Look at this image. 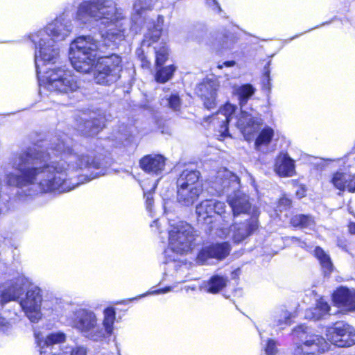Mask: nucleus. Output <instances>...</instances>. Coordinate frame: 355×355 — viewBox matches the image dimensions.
Returning <instances> with one entry per match:
<instances>
[{
    "label": "nucleus",
    "instance_id": "12",
    "mask_svg": "<svg viewBox=\"0 0 355 355\" xmlns=\"http://www.w3.org/2000/svg\"><path fill=\"white\" fill-rule=\"evenodd\" d=\"M42 301L40 288L33 286L28 290L25 298L19 302L22 310L32 322H37L42 317Z\"/></svg>",
    "mask_w": 355,
    "mask_h": 355
},
{
    "label": "nucleus",
    "instance_id": "48",
    "mask_svg": "<svg viewBox=\"0 0 355 355\" xmlns=\"http://www.w3.org/2000/svg\"><path fill=\"white\" fill-rule=\"evenodd\" d=\"M292 240L293 241L297 242L299 246H300L302 248L306 249V250H310L311 248V247L309 246L305 241H300V239H298L296 237H293Z\"/></svg>",
    "mask_w": 355,
    "mask_h": 355
},
{
    "label": "nucleus",
    "instance_id": "7",
    "mask_svg": "<svg viewBox=\"0 0 355 355\" xmlns=\"http://www.w3.org/2000/svg\"><path fill=\"white\" fill-rule=\"evenodd\" d=\"M293 355H315L324 352L328 349L326 340L321 336L315 334L311 329L300 324L295 327L292 331Z\"/></svg>",
    "mask_w": 355,
    "mask_h": 355
},
{
    "label": "nucleus",
    "instance_id": "19",
    "mask_svg": "<svg viewBox=\"0 0 355 355\" xmlns=\"http://www.w3.org/2000/svg\"><path fill=\"white\" fill-rule=\"evenodd\" d=\"M139 165L146 173L159 176L162 175L165 168L166 159L158 154L148 155L140 159Z\"/></svg>",
    "mask_w": 355,
    "mask_h": 355
},
{
    "label": "nucleus",
    "instance_id": "55",
    "mask_svg": "<svg viewBox=\"0 0 355 355\" xmlns=\"http://www.w3.org/2000/svg\"><path fill=\"white\" fill-rule=\"evenodd\" d=\"M164 211L166 212V203L164 204Z\"/></svg>",
    "mask_w": 355,
    "mask_h": 355
},
{
    "label": "nucleus",
    "instance_id": "15",
    "mask_svg": "<svg viewBox=\"0 0 355 355\" xmlns=\"http://www.w3.org/2000/svg\"><path fill=\"white\" fill-rule=\"evenodd\" d=\"M198 43L205 44L216 51L228 50L233 48L236 42V37L229 31L223 29L210 34V36L205 41L202 39L196 38Z\"/></svg>",
    "mask_w": 355,
    "mask_h": 355
},
{
    "label": "nucleus",
    "instance_id": "51",
    "mask_svg": "<svg viewBox=\"0 0 355 355\" xmlns=\"http://www.w3.org/2000/svg\"><path fill=\"white\" fill-rule=\"evenodd\" d=\"M347 183H351L350 184L354 188L352 192H355V174H350V178L349 181H347Z\"/></svg>",
    "mask_w": 355,
    "mask_h": 355
},
{
    "label": "nucleus",
    "instance_id": "38",
    "mask_svg": "<svg viewBox=\"0 0 355 355\" xmlns=\"http://www.w3.org/2000/svg\"><path fill=\"white\" fill-rule=\"evenodd\" d=\"M254 91V90H235L234 96L239 100L241 108L253 95Z\"/></svg>",
    "mask_w": 355,
    "mask_h": 355
},
{
    "label": "nucleus",
    "instance_id": "23",
    "mask_svg": "<svg viewBox=\"0 0 355 355\" xmlns=\"http://www.w3.org/2000/svg\"><path fill=\"white\" fill-rule=\"evenodd\" d=\"M200 173L198 171L184 170L177 180V189L202 187L199 182Z\"/></svg>",
    "mask_w": 355,
    "mask_h": 355
},
{
    "label": "nucleus",
    "instance_id": "18",
    "mask_svg": "<svg viewBox=\"0 0 355 355\" xmlns=\"http://www.w3.org/2000/svg\"><path fill=\"white\" fill-rule=\"evenodd\" d=\"M35 336L40 348V355L49 354L54 345L62 343L66 339L65 334L62 332L51 333L47 336H44L41 333H35Z\"/></svg>",
    "mask_w": 355,
    "mask_h": 355
},
{
    "label": "nucleus",
    "instance_id": "33",
    "mask_svg": "<svg viewBox=\"0 0 355 355\" xmlns=\"http://www.w3.org/2000/svg\"><path fill=\"white\" fill-rule=\"evenodd\" d=\"M314 253L324 272H330L332 270L333 264L329 256L320 247L315 248Z\"/></svg>",
    "mask_w": 355,
    "mask_h": 355
},
{
    "label": "nucleus",
    "instance_id": "10",
    "mask_svg": "<svg viewBox=\"0 0 355 355\" xmlns=\"http://www.w3.org/2000/svg\"><path fill=\"white\" fill-rule=\"evenodd\" d=\"M72 28L73 26L69 17L64 12L35 33H38L39 36H44L61 44L70 35Z\"/></svg>",
    "mask_w": 355,
    "mask_h": 355
},
{
    "label": "nucleus",
    "instance_id": "16",
    "mask_svg": "<svg viewBox=\"0 0 355 355\" xmlns=\"http://www.w3.org/2000/svg\"><path fill=\"white\" fill-rule=\"evenodd\" d=\"M231 246L228 242L216 243L203 248L198 254L196 261L199 264H209V259L220 261L230 254Z\"/></svg>",
    "mask_w": 355,
    "mask_h": 355
},
{
    "label": "nucleus",
    "instance_id": "36",
    "mask_svg": "<svg viewBox=\"0 0 355 355\" xmlns=\"http://www.w3.org/2000/svg\"><path fill=\"white\" fill-rule=\"evenodd\" d=\"M159 179L160 178H157V180H155L150 188L147 187L146 183L145 182H142L141 183V187H142L144 193V197L146 198V208L149 211H151V207L153 203L152 191H153L155 189Z\"/></svg>",
    "mask_w": 355,
    "mask_h": 355
},
{
    "label": "nucleus",
    "instance_id": "58",
    "mask_svg": "<svg viewBox=\"0 0 355 355\" xmlns=\"http://www.w3.org/2000/svg\"><path fill=\"white\" fill-rule=\"evenodd\" d=\"M53 355H63V354H62V353H59V354H53Z\"/></svg>",
    "mask_w": 355,
    "mask_h": 355
},
{
    "label": "nucleus",
    "instance_id": "29",
    "mask_svg": "<svg viewBox=\"0 0 355 355\" xmlns=\"http://www.w3.org/2000/svg\"><path fill=\"white\" fill-rule=\"evenodd\" d=\"M157 21V24L153 25V30H150V28H148V33L145 35L144 39L142 42L143 46H149L151 45V44L157 42L159 40L162 31L164 17L159 16Z\"/></svg>",
    "mask_w": 355,
    "mask_h": 355
},
{
    "label": "nucleus",
    "instance_id": "53",
    "mask_svg": "<svg viewBox=\"0 0 355 355\" xmlns=\"http://www.w3.org/2000/svg\"><path fill=\"white\" fill-rule=\"evenodd\" d=\"M239 89H253V88H252V87L250 85H243L242 87H239Z\"/></svg>",
    "mask_w": 355,
    "mask_h": 355
},
{
    "label": "nucleus",
    "instance_id": "4",
    "mask_svg": "<svg viewBox=\"0 0 355 355\" xmlns=\"http://www.w3.org/2000/svg\"><path fill=\"white\" fill-rule=\"evenodd\" d=\"M236 107L226 103L214 115L205 119V122L218 132V137L225 138L229 136L228 125L237 127L243 133L245 139L250 141L253 134L257 132L261 125V119L244 111H241L239 117L236 114Z\"/></svg>",
    "mask_w": 355,
    "mask_h": 355
},
{
    "label": "nucleus",
    "instance_id": "28",
    "mask_svg": "<svg viewBox=\"0 0 355 355\" xmlns=\"http://www.w3.org/2000/svg\"><path fill=\"white\" fill-rule=\"evenodd\" d=\"M350 178V173L337 171L334 173L331 179V182L335 188L340 191L347 190L348 191H352L354 187H352L351 183H347Z\"/></svg>",
    "mask_w": 355,
    "mask_h": 355
},
{
    "label": "nucleus",
    "instance_id": "26",
    "mask_svg": "<svg viewBox=\"0 0 355 355\" xmlns=\"http://www.w3.org/2000/svg\"><path fill=\"white\" fill-rule=\"evenodd\" d=\"M291 318L292 313L284 307L277 308L272 313L271 321L272 326L282 329L284 327L291 324Z\"/></svg>",
    "mask_w": 355,
    "mask_h": 355
},
{
    "label": "nucleus",
    "instance_id": "42",
    "mask_svg": "<svg viewBox=\"0 0 355 355\" xmlns=\"http://www.w3.org/2000/svg\"><path fill=\"white\" fill-rule=\"evenodd\" d=\"M205 89H216L217 81L214 75L207 77L202 83Z\"/></svg>",
    "mask_w": 355,
    "mask_h": 355
},
{
    "label": "nucleus",
    "instance_id": "43",
    "mask_svg": "<svg viewBox=\"0 0 355 355\" xmlns=\"http://www.w3.org/2000/svg\"><path fill=\"white\" fill-rule=\"evenodd\" d=\"M291 205V200L286 196H283L279 200L277 209L280 212L286 210Z\"/></svg>",
    "mask_w": 355,
    "mask_h": 355
},
{
    "label": "nucleus",
    "instance_id": "45",
    "mask_svg": "<svg viewBox=\"0 0 355 355\" xmlns=\"http://www.w3.org/2000/svg\"><path fill=\"white\" fill-rule=\"evenodd\" d=\"M270 61H268L266 63V66L265 67L266 71H265L264 74H266V89H270V87H271V85L270 83V78H269V75H270L269 66H270Z\"/></svg>",
    "mask_w": 355,
    "mask_h": 355
},
{
    "label": "nucleus",
    "instance_id": "52",
    "mask_svg": "<svg viewBox=\"0 0 355 355\" xmlns=\"http://www.w3.org/2000/svg\"><path fill=\"white\" fill-rule=\"evenodd\" d=\"M349 232L352 234H355V223H349L348 225Z\"/></svg>",
    "mask_w": 355,
    "mask_h": 355
},
{
    "label": "nucleus",
    "instance_id": "54",
    "mask_svg": "<svg viewBox=\"0 0 355 355\" xmlns=\"http://www.w3.org/2000/svg\"><path fill=\"white\" fill-rule=\"evenodd\" d=\"M157 224H158V221H157V220H154V221L153 222V223L151 224V225H150V226H151L152 227H153L154 225L157 226Z\"/></svg>",
    "mask_w": 355,
    "mask_h": 355
},
{
    "label": "nucleus",
    "instance_id": "41",
    "mask_svg": "<svg viewBox=\"0 0 355 355\" xmlns=\"http://www.w3.org/2000/svg\"><path fill=\"white\" fill-rule=\"evenodd\" d=\"M171 290H172V287L166 286V287H165L164 288H162V289L155 290V291H153L152 292H147L146 293H144L143 295L137 296V297H136L135 298L130 299L128 301H132V300H136V299H139V298L143 297L148 295L164 294V293H168V292L171 291Z\"/></svg>",
    "mask_w": 355,
    "mask_h": 355
},
{
    "label": "nucleus",
    "instance_id": "9",
    "mask_svg": "<svg viewBox=\"0 0 355 355\" xmlns=\"http://www.w3.org/2000/svg\"><path fill=\"white\" fill-rule=\"evenodd\" d=\"M121 62V58L116 54L99 58L94 74L96 83L110 85V83L116 81L120 77Z\"/></svg>",
    "mask_w": 355,
    "mask_h": 355
},
{
    "label": "nucleus",
    "instance_id": "22",
    "mask_svg": "<svg viewBox=\"0 0 355 355\" xmlns=\"http://www.w3.org/2000/svg\"><path fill=\"white\" fill-rule=\"evenodd\" d=\"M202 191V187L177 189L178 202L186 207L193 205Z\"/></svg>",
    "mask_w": 355,
    "mask_h": 355
},
{
    "label": "nucleus",
    "instance_id": "13",
    "mask_svg": "<svg viewBox=\"0 0 355 355\" xmlns=\"http://www.w3.org/2000/svg\"><path fill=\"white\" fill-rule=\"evenodd\" d=\"M225 204L215 199H209L202 201L196 206V214L199 220H203L207 223H211V220L207 221V219L212 218L215 214L220 216L225 223H228V218H230V214L225 212Z\"/></svg>",
    "mask_w": 355,
    "mask_h": 355
},
{
    "label": "nucleus",
    "instance_id": "5",
    "mask_svg": "<svg viewBox=\"0 0 355 355\" xmlns=\"http://www.w3.org/2000/svg\"><path fill=\"white\" fill-rule=\"evenodd\" d=\"M115 320L116 312L112 307L104 310L102 323L98 321L96 314L88 309L78 308L72 313L73 327L94 341H101L110 337L113 333Z\"/></svg>",
    "mask_w": 355,
    "mask_h": 355
},
{
    "label": "nucleus",
    "instance_id": "6",
    "mask_svg": "<svg viewBox=\"0 0 355 355\" xmlns=\"http://www.w3.org/2000/svg\"><path fill=\"white\" fill-rule=\"evenodd\" d=\"M211 188L217 194L221 195L233 190L232 194H227V202L232 208L234 216L248 213L251 209L248 196L238 190L240 186L239 178L226 168L220 169L210 180Z\"/></svg>",
    "mask_w": 355,
    "mask_h": 355
},
{
    "label": "nucleus",
    "instance_id": "14",
    "mask_svg": "<svg viewBox=\"0 0 355 355\" xmlns=\"http://www.w3.org/2000/svg\"><path fill=\"white\" fill-rule=\"evenodd\" d=\"M29 284L28 279L24 275H19L0 285V304L15 301L24 293V287Z\"/></svg>",
    "mask_w": 355,
    "mask_h": 355
},
{
    "label": "nucleus",
    "instance_id": "25",
    "mask_svg": "<svg viewBox=\"0 0 355 355\" xmlns=\"http://www.w3.org/2000/svg\"><path fill=\"white\" fill-rule=\"evenodd\" d=\"M275 171L280 176H293L295 173L293 160L286 155L279 156L276 161Z\"/></svg>",
    "mask_w": 355,
    "mask_h": 355
},
{
    "label": "nucleus",
    "instance_id": "39",
    "mask_svg": "<svg viewBox=\"0 0 355 355\" xmlns=\"http://www.w3.org/2000/svg\"><path fill=\"white\" fill-rule=\"evenodd\" d=\"M265 351L267 354L274 355L277 352V342L272 339L267 340Z\"/></svg>",
    "mask_w": 355,
    "mask_h": 355
},
{
    "label": "nucleus",
    "instance_id": "3",
    "mask_svg": "<svg viewBox=\"0 0 355 355\" xmlns=\"http://www.w3.org/2000/svg\"><path fill=\"white\" fill-rule=\"evenodd\" d=\"M29 40L35 45V63L40 87L54 89H78L77 78L71 71L64 67L49 69L40 75L39 67L42 64H53L60 56V44L52 41L37 33H31Z\"/></svg>",
    "mask_w": 355,
    "mask_h": 355
},
{
    "label": "nucleus",
    "instance_id": "35",
    "mask_svg": "<svg viewBox=\"0 0 355 355\" xmlns=\"http://www.w3.org/2000/svg\"><path fill=\"white\" fill-rule=\"evenodd\" d=\"M176 67L171 64L157 69L155 80L158 83H164L171 78Z\"/></svg>",
    "mask_w": 355,
    "mask_h": 355
},
{
    "label": "nucleus",
    "instance_id": "57",
    "mask_svg": "<svg viewBox=\"0 0 355 355\" xmlns=\"http://www.w3.org/2000/svg\"><path fill=\"white\" fill-rule=\"evenodd\" d=\"M54 91H55V92H60V93L62 92V90H61V89H59V90H54Z\"/></svg>",
    "mask_w": 355,
    "mask_h": 355
},
{
    "label": "nucleus",
    "instance_id": "17",
    "mask_svg": "<svg viewBox=\"0 0 355 355\" xmlns=\"http://www.w3.org/2000/svg\"><path fill=\"white\" fill-rule=\"evenodd\" d=\"M107 118L105 114L102 111H98V113L92 112L89 116V120L85 113L83 114L80 117V122L78 125V130L83 132V134L87 136L96 135L105 126V121L110 120Z\"/></svg>",
    "mask_w": 355,
    "mask_h": 355
},
{
    "label": "nucleus",
    "instance_id": "44",
    "mask_svg": "<svg viewBox=\"0 0 355 355\" xmlns=\"http://www.w3.org/2000/svg\"><path fill=\"white\" fill-rule=\"evenodd\" d=\"M71 355H87V349L83 346H76L71 349Z\"/></svg>",
    "mask_w": 355,
    "mask_h": 355
},
{
    "label": "nucleus",
    "instance_id": "49",
    "mask_svg": "<svg viewBox=\"0 0 355 355\" xmlns=\"http://www.w3.org/2000/svg\"><path fill=\"white\" fill-rule=\"evenodd\" d=\"M8 329V322L5 318L0 316V331H6Z\"/></svg>",
    "mask_w": 355,
    "mask_h": 355
},
{
    "label": "nucleus",
    "instance_id": "30",
    "mask_svg": "<svg viewBox=\"0 0 355 355\" xmlns=\"http://www.w3.org/2000/svg\"><path fill=\"white\" fill-rule=\"evenodd\" d=\"M274 136V130L270 127H265L259 134L256 139L254 145L258 150H263V148L270 143Z\"/></svg>",
    "mask_w": 355,
    "mask_h": 355
},
{
    "label": "nucleus",
    "instance_id": "21",
    "mask_svg": "<svg viewBox=\"0 0 355 355\" xmlns=\"http://www.w3.org/2000/svg\"><path fill=\"white\" fill-rule=\"evenodd\" d=\"M334 300L344 311H355V290L340 287L334 293Z\"/></svg>",
    "mask_w": 355,
    "mask_h": 355
},
{
    "label": "nucleus",
    "instance_id": "27",
    "mask_svg": "<svg viewBox=\"0 0 355 355\" xmlns=\"http://www.w3.org/2000/svg\"><path fill=\"white\" fill-rule=\"evenodd\" d=\"M330 306L328 303L320 298L317 301L314 308L309 309L306 311L305 317L310 320H320L328 314Z\"/></svg>",
    "mask_w": 355,
    "mask_h": 355
},
{
    "label": "nucleus",
    "instance_id": "24",
    "mask_svg": "<svg viewBox=\"0 0 355 355\" xmlns=\"http://www.w3.org/2000/svg\"><path fill=\"white\" fill-rule=\"evenodd\" d=\"M153 6V0H135L133 4L134 12L132 20L135 25L141 26L145 21L143 16L144 12L150 10Z\"/></svg>",
    "mask_w": 355,
    "mask_h": 355
},
{
    "label": "nucleus",
    "instance_id": "59",
    "mask_svg": "<svg viewBox=\"0 0 355 355\" xmlns=\"http://www.w3.org/2000/svg\"><path fill=\"white\" fill-rule=\"evenodd\" d=\"M327 162H333L334 160L332 159H327Z\"/></svg>",
    "mask_w": 355,
    "mask_h": 355
},
{
    "label": "nucleus",
    "instance_id": "47",
    "mask_svg": "<svg viewBox=\"0 0 355 355\" xmlns=\"http://www.w3.org/2000/svg\"><path fill=\"white\" fill-rule=\"evenodd\" d=\"M206 3L214 11H220V8L216 0H206Z\"/></svg>",
    "mask_w": 355,
    "mask_h": 355
},
{
    "label": "nucleus",
    "instance_id": "34",
    "mask_svg": "<svg viewBox=\"0 0 355 355\" xmlns=\"http://www.w3.org/2000/svg\"><path fill=\"white\" fill-rule=\"evenodd\" d=\"M291 224L295 227L312 229L314 227V220L310 216L299 214L291 218Z\"/></svg>",
    "mask_w": 355,
    "mask_h": 355
},
{
    "label": "nucleus",
    "instance_id": "1",
    "mask_svg": "<svg viewBox=\"0 0 355 355\" xmlns=\"http://www.w3.org/2000/svg\"><path fill=\"white\" fill-rule=\"evenodd\" d=\"M49 150L51 152L33 145L10 153L0 166V214L10 209L15 196L24 198L71 191L79 184L75 180L78 168L91 171L89 180L106 173L98 161L73 153L63 139L51 144Z\"/></svg>",
    "mask_w": 355,
    "mask_h": 355
},
{
    "label": "nucleus",
    "instance_id": "56",
    "mask_svg": "<svg viewBox=\"0 0 355 355\" xmlns=\"http://www.w3.org/2000/svg\"><path fill=\"white\" fill-rule=\"evenodd\" d=\"M297 37H298V35H295V36L293 37L292 38L290 39V40H292L295 39Z\"/></svg>",
    "mask_w": 355,
    "mask_h": 355
},
{
    "label": "nucleus",
    "instance_id": "8",
    "mask_svg": "<svg viewBox=\"0 0 355 355\" xmlns=\"http://www.w3.org/2000/svg\"><path fill=\"white\" fill-rule=\"evenodd\" d=\"M196 234L193 227L184 221L172 223L170 220L168 248L173 252L184 254L192 249Z\"/></svg>",
    "mask_w": 355,
    "mask_h": 355
},
{
    "label": "nucleus",
    "instance_id": "31",
    "mask_svg": "<svg viewBox=\"0 0 355 355\" xmlns=\"http://www.w3.org/2000/svg\"><path fill=\"white\" fill-rule=\"evenodd\" d=\"M227 282V279L226 277L214 275L207 283L205 290L210 293H217L226 286Z\"/></svg>",
    "mask_w": 355,
    "mask_h": 355
},
{
    "label": "nucleus",
    "instance_id": "11",
    "mask_svg": "<svg viewBox=\"0 0 355 355\" xmlns=\"http://www.w3.org/2000/svg\"><path fill=\"white\" fill-rule=\"evenodd\" d=\"M329 342L339 347H349L355 345V329L347 323L337 322L327 330Z\"/></svg>",
    "mask_w": 355,
    "mask_h": 355
},
{
    "label": "nucleus",
    "instance_id": "37",
    "mask_svg": "<svg viewBox=\"0 0 355 355\" xmlns=\"http://www.w3.org/2000/svg\"><path fill=\"white\" fill-rule=\"evenodd\" d=\"M155 62L157 66L163 64L168 57V48L164 44L159 47H155Z\"/></svg>",
    "mask_w": 355,
    "mask_h": 355
},
{
    "label": "nucleus",
    "instance_id": "2",
    "mask_svg": "<svg viewBox=\"0 0 355 355\" xmlns=\"http://www.w3.org/2000/svg\"><path fill=\"white\" fill-rule=\"evenodd\" d=\"M75 19L83 24L100 21L105 26L98 35H83L70 45L69 59L73 68L89 73L94 67L98 51L104 46H116L125 39L127 20L110 0L84 1L78 7Z\"/></svg>",
    "mask_w": 355,
    "mask_h": 355
},
{
    "label": "nucleus",
    "instance_id": "40",
    "mask_svg": "<svg viewBox=\"0 0 355 355\" xmlns=\"http://www.w3.org/2000/svg\"><path fill=\"white\" fill-rule=\"evenodd\" d=\"M166 101L169 107L173 110H178L180 106V100L177 95H171Z\"/></svg>",
    "mask_w": 355,
    "mask_h": 355
},
{
    "label": "nucleus",
    "instance_id": "20",
    "mask_svg": "<svg viewBox=\"0 0 355 355\" xmlns=\"http://www.w3.org/2000/svg\"><path fill=\"white\" fill-rule=\"evenodd\" d=\"M253 217L246 222L235 224L232 227V239L235 243H240L251 234L258 227L257 211L253 212Z\"/></svg>",
    "mask_w": 355,
    "mask_h": 355
},
{
    "label": "nucleus",
    "instance_id": "32",
    "mask_svg": "<svg viewBox=\"0 0 355 355\" xmlns=\"http://www.w3.org/2000/svg\"><path fill=\"white\" fill-rule=\"evenodd\" d=\"M199 92L198 95L207 109L211 110L216 107L217 105L216 90H199Z\"/></svg>",
    "mask_w": 355,
    "mask_h": 355
},
{
    "label": "nucleus",
    "instance_id": "50",
    "mask_svg": "<svg viewBox=\"0 0 355 355\" xmlns=\"http://www.w3.org/2000/svg\"><path fill=\"white\" fill-rule=\"evenodd\" d=\"M235 64V61H225L222 64H218L217 67L218 69H222L223 67H230L234 66Z\"/></svg>",
    "mask_w": 355,
    "mask_h": 355
},
{
    "label": "nucleus",
    "instance_id": "46",
    "mask_svg": "<svg viewBox=\"0 0 355 355\" xmlns=\"http://www.w3.org/2000/svg\"><path fill=\"white\" fill-rule=\"evenodd\" d=\"M141 60V65L142 68L144 69H149L150 66V61L146 58V57L142 54L141 55L139 56Z\"/></svg>",
    "mask_w": 355,
    "mask_h": 355
}]
</instances>
